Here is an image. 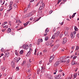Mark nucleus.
Wrapping results in <instances>:
<instances>
[{
    "label": "nucleus",
    "instance_id": "39448f33",
    "mask_svg": "<svg viewBox=\"0 0 79 79\" xmlns=\"http://www.w3.org/2000/svg\"><path fill=\"white\" fill-rule=\"evenodd\" d=\"M49 79H53L52 75H51L50 74H48L47 77Z\"/></svg>",
    "mask_w": 79,
    "mask_h": 79
},
{
    "label": "nucleus",
    "instance_id": "7c9ffc66",
    "mask_svg": "<svg viewBox=\"0 0 79 79\" xmlns=\"http://www.w3.org/2000/svg\"><path fill=\"white\" fill-rule=\"evenodd\" d=\"M55 37H56L55 36V34H54V35H53L52 37V39H55Z\"/></svg>",
    "mask_w": 79,
    "mask_h": 79
},
{
    "label": "nucleus",
    "instance_id": "09e8293b",
    "mask_svg": "<svg viewBox=\"0 0 79 79\" xmlns=\"http://www.w3.org/2000/svg\"><path fill=\"white\" fill-rule=\"evenodd\" d=\"M20 59H21V58H19V59H18L17 60V61H16V63H18L19 61L20 60Z\"/></svg>",
    "mask_w": 79,
    "mask_h": 79
},
{
    "label": "nucleus",
    "instance_id": "2eb2a0df",
    "mask_svg": "<svg viewBox=\"0 0 79 79\" xmlns=\"http://www.w3.org/2000/svg\"><path fill=\"white\" fill-rule=\"evenodd\" d=\"M29 21H28L26 23H24L23 24L24 25V27H26V26H27V24H29Z\"/></svg>",
    "mask_w": 79,
    "mask_h": 79
},
{
    "label": "nucleus",
    "instance_id": "e2e57ef3",
    "mask_svg": "<svg viewBox=\"0 0 79 79\" xmlns=\"http://www.w3.org/2000/svg\"><path fill=\"white\" fill-rule=\"evenodd\" d=\"M55 31H56V29H55V28H54L53 30V32H55Z\"/></svg>",
    "mask_w": 79,
    "mask_h": 79
},
{
    "label": "nucleus",
    "instance_id": "37998d69",
    "mask_svg": "<svg viewBox=\"0 0 79 79\" xmlns=\"http://www.w3.org/2000/svg\"><path fill=\"white\" fill-rule=\"evenodd\" d=\"M36 44L37 45H40V43L37 41V42L36 43Z\"/></svg>",
    "mask_w": 79,
    "mask_h": 79
},
{
    "label": "nucleus",
    "instance_id": "a211bd4d",
    "mask_svg": "<svg viewBox=\"0 0 79 79\" xmlns=\"http://www.w3.org/2000/svg\"><path fill=\"white\" fill-rule=\"evenodd\" d=\"M71 63L72 64H73H73H77L76 62H74V60H72Z\"/></svg>",
    "mask_w": 79,
    "mask_h": 79
},
{
    "label": "nucleus",
    "instance_id": "603ef678",
    "mask_svg": "<svg viewBox=\"0 0 79 79\" xmlns=\"http://www.w3.org/2000/svg\"><path fill=\"white\" fill-rule=\"evenodd\" d=\"M36 49H35V52H34V55H36Z\"/></svg>",
    "mask_w": 79,
    "mask_h": 79
},
{
    "label": "nucleus",
    "instance_id": "4d7b16f0",
    "mask_svg": "<svg viewBox=\"0 0 79 79\" xmlns=\"http://www.w3.org/2000/svg\"><path fill=\"white\" fill-rule=\"evenodd\" d=\"M75 16V15H74V14H73V15H72V18H74V16Z\"/></svg>",
    "mask_w": 79,
    "mask_h": 79
},
{
    "label": "nucleus",
    "instance_id": "1a4fd4ad",
    "mask_svg": "<svg viewBox=\"0 0 79 79\" xmlns=\"http://www.w3.org/2000/svg\"><path fill=\"white\" fill-rule=\"evenodd\" d=\"M53 56H51V57L49 59V63H52L53 61Z\"/></svg>",
    "mask_w": 79,
    "mask_h": 79
},
{
    "label": "nucleus",
    "instance_id": "ea45409f",
    "mask_svg": "<svg viewBox=\"0 0 79 79\" xmlns=\"http://www.w3.org/2000/svg\"><path fill=\"white\" fill-rule=\"evenodd\" d=\"M69 61H70V60L69 59L66 62L67 63H69Z\"/></svg>",
    "mask_w": 79,
    "mask_h": 79
},
{
    "label": "nucleus",
    "instance_id": "c85d7f7f",
    "mask_svg": "<svg viewBox=\"0 0 79 79\" xmlns=\"http://www.w3.org/2000/svg\"><path fill=\"white\" fill-rule=\"evenodd\" d=\"M74 29L75 31H78V28H77L76 27H74Z\"/></svg>",
    "mask_w": 79,
    "mask_h": 79
},
{
    "label": "nucleus",
    "instance_id": "f704fd0d",
    "mask_svg": "<svg viewBox=\"0 0 79 79\" xmlns=\"http://www.w3.org/2000/svg\"><path fill=\"white\" fill-rule=\"evenodd\" d=\"M79 46H76L75 50H79Z\"/></svg>",
    "mask_w": 79,
    "mask_h": 79
},
{
    "label": "nucleus",
    "instance_id": "cd10ccee",
    "mask_svg": "<svg viewBox=\"0 0 79 79\" xmlns=\"http://www.w3.org/2000/svg\"><path fill=\"white\" fill-rule=\"evenodd\" d=\"M15 55H17V56H18V53L17 52V50H16L15 51Z\"/></svg>",
    "mask_w": 79,
    "mask_h": 79
},
{
    "label": "nucleus",
    "instance_id": "3c124183",
    "mask_svg": "<svg viewBox=\"0 0 79 79\" xmlns=\"http://www.w3.org/2000/svg\"><path fill=\"white\" fill-rule=\"evenodd\" d=\"M33 19H34V18H33V17H31L30 19V21H32V20H33Z\"/></svg>",
    "mask_w": 79,
    "mask_h": 79
},
{
    "label": "nucleus",
    "instance_id": "5701e85b",
    "mask_svg": "<svg viewBox=\"0 0 79 79\" xmlns=\"http://www.w3.org/2000/svg\"><path fill=\"white\" fill-rule=\"evenodd\" d=\"M48 28H47L45 30V33H47V32H48Z\"/></svg>",
    "mask_w": 79,
    "mask_h": 79
},
{
    "label": "nucleus",
    "instance_id": "6ab92c4d",
    "mask_svg": "<svg viewBox=\"0 0 79 79\" xmlns=\"http://www.w3.org/2000/svg\"><path fill=\"white\" fill-rule=\"evenodd\" d=\"M27 67H28V68H29L31 66V64H30V63H29V62H28L27 63Z\"/></svg>",
    "mask_w": 79,
    "mask_h": 79
},
{
    "label": "nucleus",
    "instance_id": "69168bd1",
    "mask_svg": "<svg viewBox=\"0 0 79 79\" xmlns=\"http://www.w3.org/2000/svg\"><path fill=\"white\" fill-rule=\"evenodd\" d=\"M11 34L12 35H15V33H14L13 32H11Z\"/></svg>",
    "mask_w": 79,
    "mask_h": 79
},
{
    "label": "nucleus",
    "instance_id": "aec40b11",
    "mask_svg": "<svg viewBox=\"0 0 79 79\" xmlns=\"http://www.w3.org/2000/svg\"><path fill=\"white\" fill-rule=\"evenodd\" d=\"M31 13V14H32V15H34V14L35 13V10H33Z\"/></svg>",
    "mask_w": 79,
    "mask_h": 79
},
{
    "label": "nucleus",
    "instance_id": "393cba45",
    "mask_svg": "<svg viewBox=\"0 0 79 79\" xmlns=\"http://www.w3.org/2000/svg\"><path fill=\"white\" fill-rule=\"evenodd\" d=\"M26 61L24 60L23 62V63L22 64L21 66H23V65H24V64H26Z\"/></svg>",
    "mask_w": 79,
    "mask_h": 79
},
{
    "label": "nucleus",
    "instance_id": "de8ad7c7",
    "mask_svg": "<svg viewBox=\"0 0 79 79\" xmlns=\"http://www.w3.org/2000/svg\"><path fill=\"white\" fill-rule=\"evenodd\" d=\"M64 34L65 35H67L68 34V32H66V31H65Z\"/></svg>",
    "mask_w": 79,
    "mask_h": 79
},
{
    "label": "nucleus",
    "instance_id": "bf43d9fd",
    "mask_svg": "<svg viewBox=\"0 0 79 79\" xmlns=\"http://www.w3.org/2000/svg\"><path fill=\"white\" fill-rule=\"evenodd\" d=\"M5 31H6V29L4 30H2V32H5Z\"/></svg>",
    "mask_w": 79,
    "mask_h": 79
},
{
    "label": "nucleus",
    "instance_id": "bb28decb",
    "mask_svg": "<svg viewBox=\"0 0 79 79\" xmlns=\"http://www.w3.org/2000/svg\"><path fill=\"white\" fill-rule=\"evenodd\" d=\"M3 28H6L7 29V28H8V25H5V26L3 27Z\"/></svg>",
    "mask_w": 79,
    "mask_h": 79
},
{
    "label": "nucleus",
    "instance_id": "473e14b6",
    "mask_svg": "<svg viewBox=\"0 0 79 79\" xmlns=\"http://www.w3.org/2000/svg\"><path fill=\"white\" fill-rule=\"evenodd\" d=\"M1 69L2 71H4V70H5V68H4V66L1 67Z\"/></svg>",
    "mask_w": 79,
    "mask_h": 79
},
{
    "label": "nucleus",
    "instance_id": "f3484780",
    "mask_svg": "<svg viewBox=\"0 0 79 79\" xmlns=\"http://www.w3.org/2000/svg\"><path fill=\"white\" fill-rule=\"evenodd\" d=\"M37 42L40 43H41V42H43V40L42 39H39L38 40Z\"/></svg>",
    "mask_w": 79,
    "mask_h": 79
},
{
    "label": "nucleus",
    "instance_id": "a878e982",
    "mask_svg": "<svg viewBox=\"0 0 79 79\" xmlns=\"http://www.w3.org/2000/svg\"><path fill=\"white\" fill-rule=\"evenodd\" d=\"M43 9H44V6H40V7L39 10H42Z\"/></svg>",
    "mask_w": 79,
    "mask_h": 79
},
{
    "label": "nucleus",
    "instance_id": "412c9836",
    "mask_svg": "<svg viewBox=\"0 0 79 79\" xmlns=\"http://www.w3.org/2000/svg\"><path fill=\"white\" fill-rule=\"evenodd\" d=\"M7 23H8V22H4V23H3V24L2 25V26H4L5 25V24H7Z\"/></svg>",
    "mask_w": 79,
    "mask_h": 79
},
{
    "label": "nucleus",
    "instance_id": "0e129e2a",
    "mask_svg": "<svg viewBox=\"0 0 79 79\" xmlns=\"http://www.w3.org/2000/svg\"><path fill=\"white\" fill-rule=\"evenodd\" d=\"M5 58H6V57H5V56H4L3 57V60H5Z\"/></svg>",
    "mask_w": 79,
    "mask_h": 79
},
{
    "label": "nucleus",
    "instance_id": "79ce46f5",
    "mask_svg": "<svg viewBox=\"0 0 79 79\" xmlns=\"http://www.w3.org/2000/svg\"><path fill=\"white\" fill-rule=\"evenodd\" d=\"M1 50L2 52H3L4 51V48H2Z\"/></svg>",
    "mask_w": 79,
    "mask_h": 79
},
{
    "label": "nucleus",
    "instance_id": "6e6d98bb",
    "mask_svg": "<svg viewBox=\"0 0 79 79\" xmlns=\"http://www.w3.org/2000/svg\"><path fill=\"white\" fill-rule=\"evenodd\" d=\"M60 39H57L56 40V42H58V41H60Z\"/></svg>",
    "mask_w": 79,
    "mask_h": 79
},
{
    "label": "nucleus",
    "instance_id": "7ed1b4c3",
    "mask_svg": "<svg viewBox=\"0 0 79 79\" xmlns=\"http://www.w3.org/2000/svg\"><path fill=\"white\" fill-rule=\"evenodd\" d=\"M76 33V31H74L71 33L70 36L71 39H73L75 37V34Z\"/></svg>",
    "mask_w": 79,
    "mask_h": 79
},
{
    "label": "nucleus",
    "instance_id": "4be33fe9",
    "mask_svg": "<svg viewBox=\"0 0 79 79\" xmlns=\"http://www.w3.org/2000/svg\"><path fill=\"white\" fill-rule=\"evenodd\" d=\"M49 38L47 36L45 37V40H46V41L48 40Z\"/></svg>",
    "mask_w": 79,
    "mask_h": 79
},
{
    "label": "nucleus",
    "instance_id": "49530a36",
    "mask_svg": "<svg viewBox=\"0 0 79 79\" xmlns=\"http://www.w3.org/2000/svg\"><path fill=\"white\" fill-rule=\"evenodd\" d=\"M19 67H16V70L18 71V70H19Z\"/></svg>",
    "mask_w": 79,
    "mask_h": 79
},
{
    "label": "nucleus",
    "instance_id": "423d86ee",
    "mask_svg": "<svg viewBox=\"0 0 79 79\" xmlns=\"http://www.w3.org/2000/svg\"><path fill=\"white\" fill-rule=\"evenodd\" d=\"M15 62L13 61H12L11 62V67L12 68H15Z\"/></svg>",
    "mask_w": 79,
    "mask_h": 79
},
{
    "label": "nucleus",
    "instance_id": "0eeeda50",
    "mask_svg": "<svg viewBox=\"0 0 79 79\" xmlns=\"http://www.w3.org/2000/svg\"><path fill=\"white\" fill-rule=\"evenodd\" d=\"M67 42V38H65L63 40V42L62 43L63 44H65L66 42Z\"/></svg>",
    "mask_w": 79,
    "mask_h": 79
},
{
    "label": "nucleus",
    "instance_id": "f8f14e48",
    "mask_svg": "<svg viewBox=\"0 0 79 79\" xmlns=\"http://www.w3.org/2000/svg\"><path fill=\"white\" fill-rule=\"evenodd\" d=\"M23 48L24 49H26L27 48H26L28 47V45L26 44H24L23 46Z\"/></svg>",
    "mask_w": 79,
    "mask_h": 79
},
{
    "label": "nucleus",
    "instance_id": "c9c22d12",
    "mask_svg": "<svg viewBox=\"0 0 79 79\" xmlns=\"http://www.w3.org/2000/svg\"><path fill=\"white\" fill-rule=\"evenodd\" d=\"M27 10H28V8H26L24 11V13H26Z\"/></svg>",
    "mask_w": 79,
    "mask_h": 79
},
{
    "label": "nucleus",
    "instance_id": "8fccbe9b",
    "mask_svg": "<svg viewBox=\"0 0 79 79\" xmlns=\"http://www.w3.org/2000/svg\"><path fill=\"white\" fill-rule=\"evenodd\" d=\"M77 58V56H75L73 57V60H75V59H76Z\"/></svg>",
    "mask_w": 79,
    "mask_h": 79
},
{
    "label": "nucleus",
    "instance_id": "9d476101",
    "mask_svg": "<svg viewBox=\"0 0 79 79\" xmlns=\"http://www.w3.org/2000/svg\"><path fill=\"white\" fill-rule=\"evenodd\" d=\"M58 48V47L56 46H55L52 49V52H55L56 49Z\"/></svg>",
    "mask_w": 79,
    "mask_h": 79
},
{
    "label": "nucleus",
    "instance_id": "72a5a7b5",
    "mask_svg": "<svg viewBox=\"0 0 79 79\" xmlns=\"http://www.w3.org/2000/svg\"><path fill=\"white\" fill-rule=\"evenodd\" d=\"M39 3L41 4L43 3V0H41Z\"/></svg>",
    "mask_w": 79,
    "mask_h": 79
},
{
    "label": "nucleus",
    "instance_id": "ddd939ff",
    "mask_svg": "<svg viewBox=\"0 0 79 79\" xmlns=\"http://www.w3.org/2000/svg\"><path fill=\"white\" fill-rule=\"evenodd\" d=\"M31 51H29L27 52L26 56H29L31 55Z\"/></svg>",
    "mask_w": 79,
    "mask_h": 79
},
{
    "label": "nucleus",
    "instance_id": "2f4dec72",
    "mask_svg": "<svg viewBox=\"0 0 79 79\" xmlns=\"http://www.w3.org/2000/svg\"><path fill=\"white\" fill-rule=\"evenodd\" d=\"M41 72H44V69L42 67H41Z\"/></svg>",
    "mask_w": 79,
    "mask_h": 79
},
{
    "label": "nucleus",
    "instance_id": "dca6fc26",
    "mask_svg": "<svg viewBox=\"0 0 79 79\" xmlns=\"http://www.w3.org/2000/svg\"><path fill=\"white\" fill-rule=\"evenodd\" d=\"M11 29L10 28H9L8 29L7 32V33H10V32H11Z\"/></svg>",
    "mask_w": 79,
    "mask_h": 79
},
{
    "label": "nucleus",
    "instance_id": "b1692460",
    "mask_svg": "<svg viewBox=\"0 0 79 79\" xmlns=\"http://www.w3.org/2000/svg\"><path fill=\"white\" fill-rule=\"evenodd\" d=\"M4 56L6 58H8V57L9 56V55H8L7 53H6Z\"/></svg>",
    "mask_w": 79,
    "mask_h": 79
},
{
    "label": "nucleus",
    "instance_id": "a19ab883",
    "mask_svg": "<svg viewBox=\"0 0 79 79\" xmlns=\"http://www.w3.org/2000/svg\"><path fill=\"white\" fill-rule=\"evenodd\" d=\"M2 0H0V5H3V4H2Z\"/></svg>",
    "mask_w": 79,
    "mask_h": 79
},
{
    "label": "nucleus",
    "instance_id": "e433bc0d",
    "mask_svg": "<svg viewBox=\"0 0 79 79\" xmlns=\"http://www.w3.org/2000/svg\"><path fill=\"white\" fill-rule=\"evenodd\" d=\"M13 2H10V5L12 6V5H13Z\"/></svg>",
    "mask_w": 79,
    "mask_h": 79
},
{
    "label": "nucleus",
    "instance_id": "c756f323",
    "mask_svg": "<svg viewBox=\"0 0 79 79\" xmlns=\"http://www.w3.org/2000/svg\"><path fill=\"white\" fill-rule=\"evenodd\" d=\"M23 50H21L20 52H19V53L20 54V55H22V54H23Z\"/></svg>",
    "mask_w": 79,
    "mask_h": 79
},
{
    "label": "nucleus",
    "instance_id": "4c0bfd02",
    "mask_svg": "<svg viewBox=\"0 0 79 79\" xmlns=\"http://www.w3.org/2000/svg\"><path fill=\"white\" fill-rule=\"evenodd\" d=\"M76 77H77V74H74V75H73V77H74V78H76Z\"/></svg>",
    "mask_w": 79,
    "mask_h": 79
},
{
    "label": "nucleus",
    "instance_id": "864d4df0",
    "mask_svg": "<svg viewBox=\"0 0 79 79\" xmlns=\"http://www.w3.org/2000/svg\"><path fill=\"white\" fill-rule=\"evenodd\" d=\"M52 12H53V11L52 10H50L49 12V14H51L52 13Z\"/></svg>",
    "mask_w": 79,
    "mask_h": 79
},
{
    "label": "nucleus",
    "instance_id": "774afa93",
    "mask_svg": "<svg viewBox=\"0 0 79 79\" xmlns=\"http://www.w3.org/2000/svg\"><path fill=\"white\" fill-rule=\"evenodd\" d=\"M40 15H42V11H41L40 13Z\"/></svg>",
    "mask_w": 79,
    "mask_h": 79
},
{
    "label": "nucleus",
    "instance_id": "f257e3e1",
    "mask_svg": "<svg viewBox=\"0 0 79 79\" xmlns=\"http://www.w3.org/2000/svg\"><path fill=\"white\" fill-rule=\"evenodd\" d=\"M66 56L61 57L58 59L59 61H61L62 63H64L66 62Z\"/></svg>",
    "mask_w": 79,
    "mask_h": 79
},
{
    "label": "nucleus",
    "instance_id": "052dcab7",
    "mask_svg": "<svg viewBox=\"0 0 79 79\" xmlns=\"http://www.w3.org/2000/svg\"><path fill=\"white\" fill-rule=\"evenodd\" d=\"M41 4L42 5V6H43V7H44V6H45V4H44V3H42V4Z\"/></svg>",
    "mask_w": 79,
    "mask_h": 79
},
{
    "label": "nucleus",
    "instance_id": "c03bdc74",
    "mask_svg": "<svg viewBox=\"0 0 79 79\" xmlns=\"http://www.w3.org/2000/svg\"><path fill=\"white\" fill-rule=\"evenodd\" d=\"M14 7H15V8H16V7H17V5H16V4H15L14 5Z\"/></svg>",
    "mask_w": 79,
    "mask_h": 79
},
{
    "label": "nucleus",
    "instance_id": "20e7f679",
    "mask_svg": "<svg viewBox=\"0 0 79 79\" xmlns=\"http://www.w3.org/2000/svg\"><path fill=\"white\" fill-rule=\"evenodd\" d=\"M60 60L59 61L56 62V63L54 64V67H56L57 66H58V64H60Z\"/></svg>",
    "mask_w": 79,
    "mask_h": 79
},
{
    "label": "nucleus",
    "instance_id": "338daca9",
    "mask_svg": "<svg viewBox=\"0 0 79 79\" xmlns=\"http://www.w3.org/2000/svg\"><path fill=\"white\" fill-rule=\"evenodd\" d=\"M30 8V5H28V6H27L28 9V8Z\"/></svg>",
    "mask_w": 79,
    "mask_h": 79
},
{
    "label": "nucleus",
    "instance_id": "a18cd8bd",
    "mask_svg": "<svg viewBox=\"0 0 79 79\" xmlns=\"http://www.w3.org/2000/svg\"><path fill=\"white\" fill-rule=\"evenodd\" d=\"M28 73H31V69H28Z\"/></svg>",
    "mask_w": 79,
    "mask_h": 79
},
{
    "label": "nucleus",
    "instance_id": "f03ea898",
    "mask_svg": "<svg viewBox=\"0 0 79 79\" xmlns=\"http://www.w3.org/2000/svg\"><path fill=\"white\" fill-rule=\"evenodd\" d=\"M54 42L53 41H52V42H51L50 41H49V42H46L45 43V44L46 45H47V46H48V45H51V47H52V46H53L54 45V44H53Z\"/></svg>",
    "mask_w": 79,
    "mask_h": 79
},
{
    "label": "nucleus",
    "instance_id": "6e6552de",
    "mask_svg": "<svg viewBox=\"0 0 79 79\" xmlns=\"http://www.w3.org/2000/svg\"><path fill=\"white\" fill-rule=\"evenodd\" d=\"M60 32L58 31L56 32V33L54 34V35H55L56 37H58L59 35H60Z\"/></svg>",
    "mask_w": 79,
    "mask_h": 79
},
{
    "label": "nucleus",
    "instance_id": "680f3d73",
    "mask_svg": "<svg viewBox=\"0 0 79 79\" xmlns=\"http://www.w3.org/2000/svg\"><path fill=\"white\" fill-rule=\"evenodd\" d=\"M29 62L30 63H32V61H31V59H29Z\"/></svg>",
    "mask_w": 79,
    "mask_h": 79
},
{
    "label": "nucleus",
    "instance_id": "4468645a",
    "mask_svg": "<svg viewBox=\"0 0 79 79\" xmlns=\"http://www.w3.org/2000/svg\"><path fill=\"white\" fill-rule=\"evenodd\" d=\"M60 76H61V75L58 74L56 76V77H55V78H56L57 79H59L60 77Z\"/></svg>",
    "mask_w": 79,
    "mask_h": 79
},
{
    "label": "nucleus",
    "instance_id": "13d9d810",
    "mask_svg": "<svg viewBox=\"0 0 79 79\" xmlns=\"http://www.w3.org/2000/svg\"><path fill=\"white\" fill-rule=\"evenodd\" d=\"M63 22H62L61 23H59V24H61V25H63Z\"/></svg>",
    "mask_w": 79,
    "mask_h": 79
},
{
    "label": "nucleus",
    "instance_id": "58836bf2",
    "mask_svg": "<svg viewBox=\"0 0 79 79\" xmlns=\"http://www.w3.org/2000/svg\"><path fill=\"white\" fill-rule=\"evenodd\" d=\"M40 18H41V17H39L38 19H37L36 20L35 22H36V21H39V20L40 19Z\"/></svg>",
    "mask_w": 79,
    "mask_h": 79
},
{
    "label": "nucleus",
    "instance_id": "9b49d317",
    "mask_svg": "<svg viewBox=\"0 0 79 79\" xmlns=\"http://www.w3.org/2000/svg\"><path fill=\"white\" fill-rule=\"evenodd\" d=\"M32 15L31 12L26 15L27 17L28 18H29V17H30V16H31Z\"/></svg>",
    "mask_w": 79,
    "mask_h": 79
},
{
    "label": "nucleus",
    "instance_id": "5fc2aeb1",
    "mask_svg": "<svg viewBox=\"0 0 79 79\" xmlns=\"http://www.w3.org/2000/svg\"><path fill=\"white\" fill-rule=\"evenodd\" d=\"M18 23H21V22L20 21V20H18Z\"/></svg>",
    "mask_w": 79,
    "mask_h": 79
}]
</instances>
